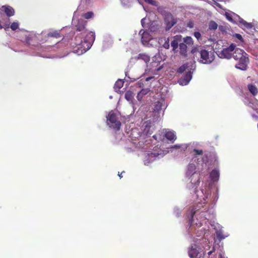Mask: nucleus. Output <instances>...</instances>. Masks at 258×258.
<instances>
[{
  "mask_svg": "<svg viewBox=\"0 0 258 258\" xmlns=\"http://www.w3.org/2000/svg\"><path fill=\"white\" fill-rule=\"evenodd\" d=\"M225 16H226V18L230 22H233V19H232V17L231 16V15H230V14L229 13H226L225 14Z\"/></svg>",
  "mask_w": 258,
  "mask_h": 258,
  "instance_id": "obj_37",
  "label": "nucleus"
},
{
  "mask_svg": "<svg viewBox=\"0 0 258 258\" xmlns=\"http://www.w3.org/2000/svg\"><path fill=\"white\" fill-rule=\"evenodd\" d=\"M78 36H76V38H75V39H76V41H78V40H77V39H78Z\"/></svg>",
  "mask_w": 258,
  "mask_h": 258,
  "instance_id": "obj_52",
  "label": "nucleus"
},
{
  "mask_svg": "<svg viewBox=\"0 0 258 258\" xmlns=\"http://www.w3.org/2000/svg\"><path fill=\"white\" fill-rule=\"evenodd\" d=\"M125 98L128 101L132 100V99H133L132 92L131 91L126 92L125 94Z\"/></svg>",
  "mask_w": 258,
  "mask_h": 258,
  "instance_id": "obj_33",
  "label": "nucleus"
},
{
  "mask_svg": "<svg viewBox=\"0 0 258 258\" xmlns=\"http://www.w3.org/2000/svg\"><path fill=\"white\" fill-rule=\"evenodd\" d=\"M164 22L165 30L169 31L177 23V20L170 13L165 12L164 14Z\"/></svg>",
  "mask_w": 258,
  "mask_h": 258,
  "instance_id": "obj_3",
  "label": "nucleus"
},
{
  "mask_svg": "<svg viewBox=\"0 0 258 258\" xmlns=\"http://www.w3.org/2000/svg\"><path fill=\"white\" fill-rule=\"evenodd\" d=\"M120 1L122 6L126 8L130 7L133 3L132 0H120Z\"/></svg>",
  "mask_w": 258,
  "mask_h": 258,
  "instance_id": "obj_22",
  "label": "nucleus"
},
{
  "mask_svg": "<svg viewBox=\"0 0 258 258\" xmlns=\"http://www.w3.org/2000/svg\"><path fill=\"white\" fill-rule=\"evenodd\" d=\"M235 60L237 61V63L235 65L236 68L242 71L247 70V64L249 60L247 54H244L243 57L237 58Z\"/></svg>",
  "mask_w": 258,
  "mask_h": 258,
  "instance_id": "obj_5",
  "label": "nucleus"
},
{
  "mask_svg": "<svg viewBox=\"0 0 258 258\" xmlns=\"http://www.w3.org/2000/svg\"><path fill=\"white\" fill-rule=\"evenodd\" d=\"M86 23L83 20H80L75 26L77 31L82 32V34H86V37L83 40L76 42L78 49L80 50L81 53L85 52L91 48L95 38V33L93 32L90 31L86 34Z\"/></svg>",
  "mask_w": 258,
  "mask_h": 258,
  "instance_id": "obj_1",
  "label": "nucleus"
},
{
  "mask_svg": "<svg viewBox=\"0 0 258 258\" xmlns=\"http://www.w3.org/2000/svg\"><path fill=\"white\" fill-rule=\"evenodd\" d=\"M123 82L121 80H119L116 82L114 85V87L118 89H120L123 86Z\"/></svg>",
  "mask_w": 258,
  "mask_h": 258,
  "instance_id": "obj_28",
  "label": "nucleus"
},
{
  "mask_svg": "<svg viewBox=\"0 0 258 258\" xmlns=\"http://www.w3.org/2000/svg\"><path fill=\"white\" fill-rule=\"evenodd\" d=\"M235 36L239 40L241 41L242 40V36L240 34H235Z\"/></svg>",
  "mask_w": 258,
  "mask_h": 258,
  "instance_id": "obj_40",
  "label": "nucleus"
},
{
  "mask_svg": "<svg viewBox=\"0 0 258 258\" xmlns=\"http://www.w3.org/2000/svg\"><path fill=\"white\" fill-rule=\"evenodd\" d=\"M163 47L166 49H169L170 47L169 39L168 38L163 45Z\"/></svg>",
  "mask_w": 258,
  "mask_h": 258,
  "instance_id": "obj_35",
  "label": "nucleus"
},
{
  "mask_svg": "<svg viewBox=\"0 0 258 258\" xmlns=\"http://www.w3.org/2000/svg\"><path fill=\"white\" fill-rule=\"evenodd\" d=\"M150 29V30L153 32L156 31V30L157 29V28H155L154 26H151Z\"/></svg>",
  "mask_w": 258,
  "mask_h": 258,
  "instance_id": "obj_41",
  "label": "nucleus"
},
{
  "mask_svg": "<svg viewBox=\"0 0 258 258\" xmlns=\"http://www.w3.org/2000/svg\"><path fill=\"white\" fill-rule=\"evenodd\" d=\"M10 27L9 25V24H7V25H5V28L6 29V28H9Z\"/></svg>",
  "mask_w": 258,
  "mask_h": 258,
  "instance_id": "obj_48",
  "label": "nucleus"
},
{
  "mask_svg": "<svg viewBox=\"0 0 258 258\" xmlns=\"http://www.w3.org/2000/svg\"><path fill=\"white\" fill-rule=\"evenodd\" d=\"M199 210L198 209H197V207L193 208L191 211H190V216L189 218V221L190 222V224H191L194 222V216L195 214L197 213V212Z\"/></svg>",
  "mask_w": 258,
  "mask_h": 258,
  "instance_id": "obj_24",
  "label": "nucleus"
},
{
  "mask_svg": "<svg viewBox=\"0 0 258 258\" xmlns=\"http://www.w3.org/2000/svg\"><path fill=\"white\" fill-rule=\"evenodd\" d=\"M247 88L249 91L253 96H255L258 93L257 88L255 85L252 84H248Z\"/></svg>",
  "mask_w": 258,
  "mask_h": 258,
  "instance_id": "obj_16",
  "label": "nucleus"
},
{
  "mask_svg": "<svg viewBox=\"0 0 258 258\" xmlns=\"http://www.w3.org/2000/svg\"><path fill=\"white\" fill-rule=\"evenodd\" d=\"M218 28V24L214 21H211L209 24V29L215 30Z\"/></svg>",
  "mask_w": 258,
  "mask_h": 258,
  "instance_id": "obj_23",
  "label": "nucleus"
},
{
  "mask_svg": "<svg viewBox=\"0 0 258 258\" xmlns=\"http://www.w3.org/2000/svg\"><path fill=\"white\" fill-rule=\"evenodd\" d=\"M180 53L181 55L186 56L187 55V45L184 43H181L179 45Z\"/></svg>",
  "mask_w": 258,
  "mask_h": 258,
  "instance_id": "obj_17",
  "label": "nucleus"
},
{
  "mask_svg": "<svg viewBox=\"0 0 258 258\" xmlns=\"http://www.w3.org/2000/svg\"><path fill=\"white\" fill-rule=\"evenodd\" d=\"M94 14L92 12H88L83 15V17L86 19H89L93 17Z\"/></svg>",
  "mask_w": 258,
  "mask_h": 258,
  "instance_id": "obj_30",
  "label": "nucleus"
},
{
  "mask_svg": "<svg viewBox=\"0 0 258 258\" xmlns=\"http://www.w3.org/2000/svg\"><path fill=\"white\" fill-rule=\"evenodd\" d=\"M219 258H224V257H223V256H222V254H221V253H220V254H219Z\"/></svg>",
  "mask_w": 258,
  "mask_h": 258,
  "instance_id": "obj_50",
  "label": "nucleus"
},
{
  "mask_svg": "<svg viewBox=\"0 0 258 258\" xmlns=\"http://www.w3.org/2000/svg\"><path fill=\"white\" fill-rule=\"evenodd\" d=\"M240 23L242 24L245 28L249 29H251L253 27V25L251 23H248L244 20H241L240 21Z\"/></svg>",
  "mask_w": 258,
  "mask_h": 258,
  "instance_id": "obj_27",
  "label": "nucleus"
},
{
  "mask_svg": "<svg viewBox=\"0 0 258 258\" xmlns=\"http://www.w3.org/2000/svg\"><path fill=\"white\" fill-rule=\"evenodd\" d=\"M184 43L188 45H192L193 44L192 38L190 36H187L183 39Z\"/></svg>",
  "mask_w": 258,
  "mask_h": 258,
  "instance_id": "obj_26",
  "label": "nucleus"
},
{
  "mask_svg": "<svg viewBox=\"0 0 258 258\" xmlns=\"http://www.w3.org/2000/svg\"><path fill=\"white\" fill-rule=\"evenodd\" d=\"M164 101H158L155 103L154 105V112L155 113L159 114L160 111L162 110L163 107H164Z\"/></svg>",
  "mask_w": 258,
  "mask_h": 258,
  "instance_id": "obj_12",
  "label": "nucleus"
},
{
  "mask_svg": "<svg viewBox=\"0 0 258 258\" xmlns=\"http://www.w3.org/2000/svg\"><path fill=\"white\" fill-rule=\"evenodd\" d=\"M123 172H124V171L122 172L120 174H118V176H119L120 178H121L122 177V173Z\"/></svg>",
  "mask_w": 258,
  "mask_h": 258,
  "instance_id": "obj_47",
  "label": "nucleus"
},
{
  "mask_svg": "<svg viewBox=\"0 0 258 258\" xmlns=\"http://www.w3.org/2000/svg\"><path fill=\"white\" fill-rule=\"evenodd\" d=\"M180 37V35H176L174 37L173 40L171 41V45L173 48V51H175L178 48L179 38Z\"/></svg>",
  "mask_w": 258,
  "mask_h": 258,
  "instance_id": "obj_15",
  "label": "nucleus"
},
{
  "mask_svg": "<svg viewBox=\"0 0 258 258\" xmlns=\"http://www.w3.org/2000/svg\"><path fill=\"white\" fill-rule=\"evenodd\" d=\"M180 147H181V146L180 145H175L173 147V148H176V149H179Z\"/></svg>",
  "mask_w": 258,
  "mask_h": 258,
  "instance_id": "obj_43",
  "label": "nucleus"
},
{
  "mask_svg": "<svg viewBox=\"0 0 258 258\" xmlns=\"http://www.w3.org/2000/svg\"><path fill=\"white\" fill-rule=\"evenodd\" d=\"M153 138L154 139H155L156 140H158V141H159V140L163 141V138H162L161 135H160V134L154 135L153 136Z\"/></svg>",
  "mask_w": 258,
  "mask_h": 258,
  "instance_id": "obj_34",
  "label": "nucleus"
},
{
  "mask_svg": "<svg viewBox=\"0 0 258 258\" xmlns=\"http://www.w3.org/2000/svg\"><path fill=\"white\" fill-rule=\"evenodd\" d=\"M219 29L220 30H221V31H223L224 30V28H223V26H220L219 27Z\"/></svg>",
  "mask_w": 258,
  "mask_h": 258,
  "instance_id": "obj_45",
  "label": "nucleus"
},
{
  "mask_svg": "<svg viewBox=\"0 0 258 258\" xmlns=\"http://www.w3.org/2000/svg\"><path fill=\"white\" fill-rule=\"evenodd\" d=\"M188 68V65L187 63H184L181 66H180L177 70L176 72L178 74L183 73L186 69Z\"/></svg>",
  "mask_w": 258,
  "mask_h": 258,
  "instance_id": "obj_25",
  "label": "nucleus"
},
{
  "mask_svg": "<svg viewBox=\"0 0 258 258\" xmlns=\"http://www.w3.org/2000/svg\"><path fill=\"white\" fill-rule=\"evenodd\" d=\"M194 26V23L192 21H189L187 24V27L189 28H192Z\"/></svg>",
  "mask_w": 258,
  "mask_h": 258,
  "instance_id": "obj_39",
  "label": "nucleus"
},
{
  "mask_svg": "<svg viewBox=\"0 0 258 258\" xmlns=\"http://www.w3.org/2000/svg\"><path fill=\"white\" fill-rule=\"evenodd\" d=\"M195 185H198L200 183V178L199 176H198V179L194 183Z\"/></svg>",
  "mask_w": 258,
  "mask_h": 258,
  "instance_id": "obj_42",
  "label": "nucleus"
},
{
  "mask_svg": "<svg viewBox=\"0 0 258 258\" xmlns=\"http://www.w3.org/2000/svg\"><path fill=\"white\" fill-rule=\"evenodd\" d=\"M1 10L4 11L8 17H11L15 14V10L10 6H2Z\"/></svg>",
  "mask_w": 258,
  "mask_h": 258,
  "instance_id": "obj_11",
  "label": "nucleus"
},
{
  "mask_svg": "<svg viewBox=\"0 0 258 258\" xmlns=\"http://www.w3.org/2000/svg\"><path fill=\"white\" fill-rule=\"evenodd\" d=\"M192 78L191 73L190 71H188L187 72L185 75L183 76V77L181 78L179 80V82L181 85H187L189 82L190 81Z\"/></svg>",
  "mask_w": 258,
  "mask_h": 258,
  "instance_id": "obj_9",
  "label": "nucleus"
},
{
  "mask_svg": "<svg viewBox=\"0 0 258 258\" xmlns=\"http://www.w3.org/2000/svg\"><path fill=\"white\" fill-rule=\"evenodd\" d=\"M210 178L213 181H216L218 180L219 177V172L216 169L213 170L210 173Z\"/></svg>",
  "mask_w": 258,
  "mask_h": 258,
  "instance_id": "obj_18",
  "label": "nucleus"
},
{
  "mask_svg": "<svg viewBox=\"0 0 258 258\" xmlns=\"http://www.w3.org/2000/svg\"><path fill=\"white\" fill-rule=\"evenodd\" d=\"M215 251V248L214 247L213 248L212 250L210 251L209 252H208V254L209 255H210L214 251Z\"/></svg>",
  "mask_w": 258,
  "mask_h": 258,
  "instance_id": "obj_44",
  "label": "nucleus"
},
{
  "mask_svg": "<svg viewBox=\"0 0 258 258\" xmlns=\"http://www.w3.org/2000/svg\"><path fill=\"white\" fill-rule=\"evenodd\" d=\"M188 252L190 258H203L205 255L203 250L196 245L191 246Z\"/></svg>",
  "mask_w": 258,
  "mask_h": 258,
  "instance_id": "obj_4",
  "label": "nucleus"
},
{
  "mask_svg": "<svg viewBox=\"0 0 258 258\" xmlns=\"http://www.w3.org/2000/svg\"><path fill=\"white\" fill-rule=\"evenodd\" d=\"M215 4L216 6H217L219 8H221V5L217 2L215 3Z\"/></svg>",
  "mask_w": 258,
  "mask_h": 258,
  "instance_id": "obj_46",
  "label": "nucleus"
},
{
  "mask_svg": "<svg viewBox=\"0 0 258 258\" xmlns=\"http://www.w3.org/2000/svg\"><path fill=\"white\" fill-rule=\"evenodd\" d=\"M137 59H142L146 63L150 60V56L145 53H140L137 57Z\"/></svg>",
  "mask_w": 258,
  "mask_h": 258,
  "instance_id": "obj_19",
  "label": "nucleus"
},
{
  "mask_svg": "<svg viewBox=\"0 0 258 258\" xmlns=\"http://www.w3.org/2000/svg\"><path fill=\"white\" fill-rule=\"evenodd\" d=\"M244 54H247L243 50L240 48H236L233 53V57L235 60L243 57Z\"/></svg>",
  "mask_w": 258,
  "mask_h": 258,
  "instance_id": "obj_14",
  "label": "nucleus"
},
{
  "mask_svg": "<svg viewBox=\"0 0 258 258\" xmlns=\"http://www.w3.org/2000/svg\"><path fill=\"white\" fill-rule=\"evenodd\" d=\"M19 24L18 22H14L10 25V28L13 31L17 30L19 28Z\"/></svg>",
  "mask_w": 258,
  "mask_h": 258,
  "instance_id": "obj_31",
  "label": "nucleus"
},
{
  "mask_svg": "<svg viewBox=\"0 0 258 258\" xmlns=\"http://www.w3.org/2000/svg\"><path fill=\"white\" fill-rule=\"evenodd\" d=\"M151 78H151V77L147 78H146V81H149Z\"/></svg>",
  "mask_w": 258,
  "mask_h": 258,
  "instance_id": "obj_49",
  "label": "nucleus"
},
{
  "mask_svg": "<svg viewBox=\"0 0 258 258\" xmlns=\"http://www.w3.org/2000/svg\"><path fill=\"white\" fill-rule=\"evenodd\" d=\"M235 45L232 43L229 47L224 48L220 53V57L227 59L230 58L232 56V52L235 50Z\"/></svg>",
  "mask_w": 258,
  "mask_h": 258,
  "instance_id": "obj_7",
  "label": "nucleus"
},
{
  "mask_svg": "<svg viewBox=\"0 0 258 258\" xmlns=\"http://www.w3.org/2000/svg\"><path fill=\"white\" fill-rule=\"evenodd\" d=\"M150 91L149 89H143L138 94L137 98L138 100H141L143 97L148 94Z\"/></svg>",
  "mask_w": 258,
  "mask_h": 258,
  "instance_id": "obj_20",
  "label": "nucleus"
},
{
  "mask_svg": "<svg viewBox=\"0 0 258 258\" xmlns=\"http://www.w3.org/2000/svg\"><path fill=\"white\" fill-rule=\"evenodd\" d=\"M47 36L48 37L55 38H59L61 37V35L60 34V32L58 31H53L52 32H50L47 34Z\"/></svg>",
  "mask_w": 258,
  "mask_h": 258,
  "instance_id": "obj_21",
  "label": "nucleus"
},
{
  "mask_svg": "<svg viewBox=\"0 0 258 258\" xmlns=\"http://www.w3.org/2000/svg\"><path fill=\"white\" fill-rule=\"evenodd\" d=\"M196 165L193 163L189 164L187 166L186 174L187 176H192L196 174Z\"/></svg>",
  "mask_w": 258,
  "mask_h": 258,
  "instance_id": "obj_13",
  "label": "nucleus"
},
{
  "mask_svg": "<svg viewBox=\"0 0 258 258\" xmlns=\"http://www.w3.org/2000/svg\"><path fill=\"white\" fill-rule=\"evenodd\" d=\"M107 123L110 125L116 130H119L120 128L121 123L117 120V117L115 113L112 111L109 112L108 116L107 117Z\"/></svg>",
  "mask_w": 258,
  "mask_h": 258,
  "instance_id": "obj_2",
  "label": "nucleus"
},
{
  "mask_svg": "<svg viewBox=\"0 0 258 258\" xmlns=\"http://www.w3.org/2000/svg\"><path fill=\"white\" fill-rule=\"evenodd\" d=\"M193 152L195 153V155H202L203 153L202 150H198V149H195L193 150Z\"/></svg>",
  "mask_w": 258,
  "mask_h": 258,
  "instance_id": "obj_36",
  "label": "nucleus"
},
{
  "mask_svg": "<svg viewBox=\"0 0 258 258\" xmlns=\"http://www.w3.org/2000/svg\"><path fill=\"white\" fill-rule=\"evenodd\" d=\"M216 237L219 241H221L226 237V236H224L222 233L220 231H218L216 233Z\"/></svg>",
  "mask_w": 258,
  "mask_h": 258,
  "instance_id": "obj_32",
  "label": "nucleus"
},
{
  "mask_svg": "<svg viewBox=\"0 0 258 258\" xmlns=\"http://www.w3.org/2000/svg\"><path fill=\"white\" fill-rule=\"evenodd\" d=\"M200 61L205 64L210 63L214 59V55L209 54V52L205 49H201L200 51Z\"/></svg>",
  "mask_w": 258,
  "mask_h": 258,
  "instance_id": "obj_6",
  "label": "nucleus"
},
{
  "mask_svg": "<svg viewBox=\"0 0 258 258\" xmlns=\"http://www.w3.org/2000/svg\"><path fill=\"white\" fill-rule=\"evenodd\" d=\"M139 35L141 36V41L143 44L148 43L151 39V35L147 31L141 29L139 32Z\"/></svg>",
  "mask_w": 258,
  "mask_h": 258,
  "instance_id": "obj_8",
  "label": "nucleus"
},
{
  "mask_svg": "<svg viewBox=\"0 0 258 258\" xmlns=\"http://www.w3.org/2000/svg\"><path fill=\"white\" fill-rule=\"evenodd\" d=\"M145 2L146 3L154 6H158L159 5V3L157 1L154 0H145Z\"/></svg>",
  "mask_w": 258,
  "mask_h": 258,
  "instance_id": "obj_29",
  "label": "nucleus"
},
{
  "mask_svg": "<svg viewBox=\"0 0 258 258\" xmlns=\"http://www.w3.org/2000/svg\"><path fill=\"white\" fill-rule=\"evenodd\" d=\"M138 85H139V86L140 87H141V83H140V82H139L138 83Z\"/></svg>",
  "mask_w": 258,
  "mask_h": 258,
  "instance_id": "obj_51",
  "label": "nucleus"
},
{
  "mask_svg": "<svg viewBox=\"0 0 258 258\" xmlns=\"http://www.w3.org/2000/svg\"><path fill=\"white\" fill-rule=\"evenodd\" d=\"M164 137L171 143H173L176 139V136L174 131L165 130Z\"/></svg>",
  "mask_w": 258,
  "mask_h": 258,
  "instance_id": "obj_10",
  "label": "nucleus"
},
{
  "mask_svg": "<svg viewBox=\"0 0 258 258\" xmlns=\"http://www.w3.org/2000/svg\"><path fill=\"white\" fill-rule=\"evenodd\" d=\"M194 36L198 40L201 38V34L199 32H195L194 33Z\"/></svg>",
  "mask_w": 258,
  "mask_h": 258,
  "instance_id": "obj_38",
  "label": "nucleus"
}]
</instances>
